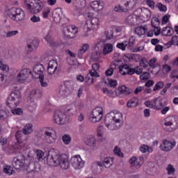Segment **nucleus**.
Returning a JSON list of instances; mask_svg holds the SVG:
<instances>
[{"mask_svg": "<svg viewBox=\"0 0 178 178\" xmlns=\"http://www.w3.org/2000/svg\"><path fill=\"white\" fill-rule=\"evenodd\" d=\"M47 156V164L49 166H56L59 165L60 168L63 170H67L70 163L69 162V157L66 154H59L57 151L52 150L49 153Z\"/></svg>", "mask_w": 178, "mask_h": 178, "instance_id": "nucleus-1", "label": "nucleus"}, {"mask_svg": "<svg viewBox=\"0 0 178 178\" xmlns=\"http://www.w3.org/2000/svg\"><path fill=\"white\" fill-rule=\"evenodd\" d=\"M123 115L120 112H110L106 114L104 123L108 130L113 131L120 127V122Z\"/></svg>", "mask_w": 178, "mask_h": 178, "instance_id": "nucleus-2", "label": "nucleus"}, {"mask_svg": "<svg viewBox=\"0 0 178 178\" xmlns=\"http://www.w3.org/2000/svg\"><path fill=\"white\" fill-rule=\"evenodd\" d=\"M24 6L30 13L37 14L42 10V2L40 0H25Z\"/></svg>", "mask_w": 178, "mask_h": 178, "instance_id": "nucleus-3", "label": "nucleus"}, {"mask_svg": "<svg viewBox=\"0 0 178 178\" xmlns=\"http://www.w3.org/2000/svg\"><path fill=\"white\" fill-rule=\"evenodd\" d=\"M22 95L18 90L13 91L8 97L6 104L8 108H16L20 104Z\"/></svg>", "mask_w": 178, "mask_h": 178, "instance_id": "nucleus-4", "label": "nucleus"}, {"mask_svg": "<svg viewBox=\"0 0 178 178\" xmlns=\"http://www.w3.org/2000/svg\"><path fill=\"white\" fill-rule=\"evenodd\" d=\"M8 16L15 22H20L24 19V10L21 8H13L9 10Z\"/></svg>", "mask_w": 178, "mask_h": 178, "instance_id": "nucleus-5", "label": "nucleus"}, {"mask_svg": "<svg viewBox=\"0 0 178 178\" xmlns=\"http://www.w3.org/2000/svg\"><path fill=\"white\" fill-rule=\"evenodd\" d=\"M104 116V109L102 107H97L92 110L89 115V120L92 123L101 122Z\"/></svg>", "mask_w": 178, "mask_h": 178, "instance_id": "nucleus-6", "label": "nucleus"}, {"mask_svg": "<svg viewBox=\"0 0 178 178\" xmlns=\"http://www.w3.org/2000/svg\"><path fill=\"white\" fill-rule=\"evenodd\" d=\"M43 137L44 141L47 144H54L56 141V131L51 127L46 128L44 131Z\"/></svg>", "mask_w": 178, "mask_h": 178, "instance_id": "nucleus-7", "label": "nucleus"}, {"mask_svg": "<svg viewBox=\"0 0 178 178\" xmlns=\"http://www.w3.org/2000/svg\"><path fill=\"white\" fill-rule=\"evenodd\" d=\"M71 85L70 81H65L63 85L60 86L58 89V94L60 97H69L72 91L70 90Z\"/></svg>", "mask_w": 178, "mask_h": 178, "instance_id": "nucleus-8", "label": "nucleus"}, {"mask_svg": "<svg viewBox=\"0 0 178 178\" xmlns=\"http://www.w3.org/2000/svg\"><path fill=\"white\" fill-rule=\"evenodd\" d=\"M31 74H33L31 70L29 68H24L22 70L17 76V81L18 83H24L29 80V77Z\"/></svg>", "mask_w": 178, "mask_h": 178, "instance_id": "nucleus-9", "label": "nucleus"}, {"mask_svg": "<svg viewBox=\"0 0 178 178\" xmlns=\"http://www.w3.org/2000/svg\"><path fill=\"white\" fill-rule=\"evenodd\" d=\"M78 31L79 29L73 25H70L63 29V34L67 38H74Z\"/></svg>", "mask_w": 178, "mask_h": 178, "instance_id": "nucleus-10", "label": "nucleus"}, {"mask_svg": "<svg viewBox=\"0 0 178 178\" xmlns=\"http://www.w3.org/2000/svg\"><path fill=\"white\" fill-rule=\"evenodd\" d=\"M85 27H86L88 31H91V30H97L99 27V19L95 17L90 20L86 21Z\"/></svg>", "mask_w": 178, "mask_h": 178, "instance_id": "nucleus-11", "label": "nucleus"}, {"mask_svg": "<svg viewBox=\"0 0 178 178\" xmlns=\"http://www.w3.org/2000/svg\"><path fill=\"white\" fill-rule=\"evenodd\" d=\"M66 119V114L60 111H57L54 113V120L56 124H65Z\"/></svg>", "mask_w": 178, "mask_h": 178, "instance_id": "nucleus-12", "label": "nucleus"}, {"mask_svg": "<svg viewBox=\"0 0 178 178\" xmlns=\"http://www.w3.org/2000/svg\"><path fill=\"white\" fill-rule=\"evenodd\" d=\"M164 126L165 127H170L172 126L174 129L178 127V117L177 116H169L167 117L164 120Z\"/></svg>", "mask_w": 178, "mask_h": 178, "instance_id": "nucleus-13", "label": "nucleus"}, {"mask_svg": "<svg viewBox=\"0 0 178 178\" xmlns=\"http://www.w3.org/2000/svg\"><path fill=\"white\" fill-rule=\"evenodd\" d=\"M71 163L74 169L80 170L84 167V161L81 159L80 155L74 156L71 159Z\"/></svg>", "mask_w": 178, "mask_h": 178, "instance_id": "nucleus-14", "label": "nucleus"}, {"mask_svg": "<svg viewBox=\"0 0 178 178\" xmlns=\"http://www.w3.org/2000/svg\"><path fill=\"white\" fill-rule=\"evenodd\" d=\"M176 147L175 141H169L168 140H163L162 141V144L160 145V148L162 151H165L166 152H169L171 149H173Z\"/></svg>", "mask_w": 178, "mask_h": 178, "instance_id": "nucleus-15", "label": "nucleus"}, {"mask_svg": "<svg viewBox=\"0 0 178 178\" xmlns=\"http://www.w3.org/2000/svg\"><path fill=\"white\" fill-rule=\"evenodd\" d=\"M58 69V62L55 60H51L49 62L48 67H47V73L52 76V74H55V72H56Z\"/></svg>", "mask_w": 178, "mask_h": 178, "instance_id": "nucleus-16", "label": "nucleus"}, {"mask_svg": "<svg viewBox=\"0 0 178 178\" xmlns=\"http://www.w3.org/2000/svg\"><path fill=\"white\" fill-rule=\"evenodd\" d=\"M27 47L30 51H34V49H37L38 48V45H40V40L37 38L29 39L26 41Z\"/></svg>", "mask_w": 178, "mask_h": 178, "instance_id": "nucleus-17", "label": "nucleus"}, {"mask_svg": "<svg viewBox=\"0 0 178 178\" xmlns=\"http://www.w3.org/2000/svg\"><path fill=\"white\" fill-rule=\"evenodd\" d=\"M104 163L101 161H95L92 163V171L96 175H99L102 171Z\"/></svg>", "mask_w": 178, "mask_h": 178, "instance_id": "nucleus-18", "label": "nucleus"}, {"mask_svg": "<svg viewBox=\"0 0 178 178\" xmlns=\"http://www.w3.org/2000/svg\"><path fill=\"white\" fill-rule=\"evenodd\" d=\"M92 9L94 10H102L105 8V2L102 0H96L91 3Z\"/></svg>", "mask_w": 178, "mask_h": 178, "instance_id": "nucleus-19", "label": "nucleus"}, {"mask_svg": "<svg viewBox=\"0 0 178 178\" xmlns=\"http://www.w3.org/2000/svg\"><path fill=\"white\" fill-rule=\"evenodd\" d=\"M25 162H24V159H17L16 157H15L13 160L12 162V165L13 166V168L15 169L19 170L21 168H24V165H25Z\"/></svg>", "mask_w": 178, "mask_h": 178, "instance_id": "nucleus-20", "label": "nucleus"}, {"mask_svg": "<svg viewBox=\"0 0 178 178\" xmlns=\"http://www.w3.org/2000/svg\"><path fill=\"white\" fill-rule=\"evenodd\" d=\"M62 9L60 8H56L53 12V19L55 23H60L62 20Z\"/></svg>", "mask_w": 178, "mask_h": 178, "instance_id": "nucleus-21", "label": "nucleus"}, {"mask_svg": "<svg viewBox=\"0 0 178 178\" xmlns=\"http://www.w3.org/2000/svg\"><path fill=\"white\" fill-rule=\"evenodd\" d=\"M118 91L122 95H130L133 92V90L126 87V86L118 87Z\"/></svg>", "mask_w": 178, "mask_h": 178, "instance_id": "nucleus-22", "label": "nucleus"}, {"mask_svg": "<svg viewBox=\"0 0 178 178\" xmlns=\"http://www.w3.org/2000/svg\"><path fill=\"white\" fill-rule=\"evenodd\" d=\"M102 41L103 42H106L107 41H109L111 38H113V32L112 31H105L104 32V34L102 35Z\"/></svg>", "mask_w": 178, "mask_h": 178, "instance_id": "nucleus-23", "label": "nucleus"}, {"mask_svg": "<svg viewBox=\"0 0 178 178\" xmlns=\"http://www.w3.org/2000/svg\"><path fill=\"white\" fill-rule=\"evenodd\" d=\"M113 51V44L111 43L105 44L103 47V55L106 56Z\"/></svg>", "mask_w": 178, "mask_h": 178, "instance_id": "nucleus-24", "label": "nucleus"}, {"mask_svg": "<svg viewBox=\"0 0 178 178\" xmlns=\"http://www.w3.org/2000/svg\"><path fill=\"white\" fill-rule=\"evenodd\" d=\"M173 33H175V29L170 26H166L163 28L161 31L162 35H164L165 37H170Z\"/></svg>", "mask_w": 178, "mask_h": 178, "instance_id": "nucleus-25", "label": "nucleus"}, {"mask_svg": "<svg viewBox=\"0 0 178 178\" xmlns=\"http://www.w3.org/2000/svg\"><path fill=\"white\" fill-rule=\"evenodd\" d=\"M85 143L88 147H94L97 144V139L94 136H89L86 139Z\"/></svg>", "mask_w": 178, "mask_h": 178, "instance_id": "nucleus-26", "label": "nucleus"}, {"mask_svg": "<svg viewBox=\"0 0 178 178\" xmlns=\"http://www.w3.org/2000/svg\"><path fill=\"white\" fill-rule=\"evenodd\" d=\"M33 72L35 73V74L38 75V77L41 76V74H44V66L41 64H38L34 66L33 67Z\"/></svg>", "mask_w": 178, "mask_h": 178, "instance_id": "nucleus-27", "label": "nucleus"}, {"mask_svg": "<svg viewBox=\"0 0 178 178\" xmlns=\"http://www.w3.org/2000/svg\"><path fill=\"white\" fill-rule=\"evenodd\" d=\"M15 138L17 140V145L22 147V144H23V131H17L15 134Z\"/></svg>", "mask_w": 178, "mask_h": 178, "instance_id": "nucleus-28", "label": "nucleus"}, {"mask_svg": "<svg viewBox=\"0 0 178 178\" xmlns=\"http://www.w3.org/2000/svg\"><path fill=\"white\" fill-rule=\"evenodd\" d=\"M118 67V64L113 61L110 65V68H108L105 74L107 76H112L113 74V70H116V67Z\"/></svg>", "mask_w": 178, "mask_h": 178, "instance_id": "nucleus-29", "label": "nucleus"}, {"mask_svg": "<svg viewBox=\"0 0 178 178\" xmlns=\"http://www.w3.org/2000/svg\"><path fill=\"white\" fill-rule=\"evenodd\" d=\"M33 131V124H26L24 128L22 129V133L25 136H29V134H31Z\"/></svg>", "mask_w": 178, "mask_h": 178, "instance_id": "nucleus-30", "label": "nucleus"}, {"mask_svg": "<svg viewBox=\"0 0 178 178\" xmlns=\"http://www.w3.org/2000/svg\"><path fill=\"white\" fill-rule=\"evenodd\" d=\"M45 40L51 48H56V47L59 46V43L55 42L49 35L45 37Z\"/></svg>", "mask_w": 178, "mask_h": 178, "instance_id": "nucleus-31", "label": "nucleus"}, {"mask_svg": "<svg viewBox=\"0 0 178 178\" xmlns=\"http://www.w3.org/2000/svg\"><path fill=\"white\" fill-rule=\"evenodd\" d=\"M102 163H103V166L109 168L113 165V158L106 157Z\"/></svg>", "mask_w": 178, "mask_h": 178, "instance_id": "nucleus-32", "label": "nucleus"}, {"mask_svg": "<svg viewBox=\"0 0 178 178\" xmlns=\"http://www.w3.org/2000/svg\"><path fill=\"white\" fill-rule=\"evenodd\" d=\"M147 30L148 29L145 26H138L135 29V33L138 35H144L147 33Z\"/></svg>", "mask_w": 178, "mask_h": 178, "instance_id": "nucleus-33", "label": "nucleus"}, {"mask_svg": "<svg viewBox=\"0 0 178 178\" xmlns=\"http://www.w3.org/2000/svg\"><path fill=\"white\" fill-rule=\"evenodd\" d=\"M42 94V92L39 89H33L30 93V97L31 98H41Z\"/></svg>", "mask_w": 178, "mask_h": 178, "instance_id": "nucleus-34", "label": "nucleus"}, {"mask_svg": "<svg viewBox=\"0 0 178 178\" xmlns=\"http://www.w3.org/2000/svg\"><path fill=\"white\" fill-rule=\"evenodd\" d=\"M129 163L131 166H141L140 159H137V157H131L129 159Z\"/></svg>", "mask_w": 178, "mask_h": 178, "instance_id": "nucleus-35", "label": "nucleus"}, {"mask_svg": "<svg viewBox=\"0 0 178 178\" xmlns=\"http://www.w3.org/2000/svg\"><path fill=\"white\" fill-rule=\"evenodd\" d=\"M88 48H90L89 44H84L83 45H82V47L78 51L79 56H83V54H86V52H87V49H88Z\"/></svg>", "mask_w": 178, "mask_h": 178, "instance_id": "nucleus-36", "label": "nucleus"}, {"mask_svg": "<svg viewBox=\"0 0 178 178\" xmlns=\"http://www.w3.org/2000/svg\"><path fill=\"white\" fill-rule=\"evenodd\" d=\"M129 66L127 65H124L122 66L119 67V72L120 74L122 76H126L129 72Z\"/></svg>", "mask_w": 178, "mask_h": 178, "instance_id": "nucleus-37", "label": "nucleus"}, {"mask_svg": "<svg viewBox=\"0 0 178 178\" xmlns=\"http://www.w3.org/2000/svg\"><path fill=\"white\" fill-rule=\"evenodd\" d=\"M3 173H6V175H8V176H10L11 175H13L15 173V170H13V168L10 165H5L3 169Z\"/></svg>", "mask_w": 178, "mask_h": 178, "instance_id": "nucleus-38", "label": "nucleus"}, {"mask_svg": "<svg viewBox=\"0 0 178 178\" xmlns=\"http://www.w3.org/2000/svg\"><path fill=\"white\" fill-rule=\"evenodd\" d=\"M138 105V101L136 98L131 99L127 104L128 108H134Z\"/></svg>", "mask_w": 178, "mask_h": 178, "instance_id": "nucleus-39", "label": "nucleus"}, {"mask_svg": "<svg viewBox=\"0 0 178 178\" xmlns=\"http://www.w3.org/2000/svg\"><path fill=\"white\" fill-rule=\"evenodd\" d=\"M145 105L147 108H152V109H154V108H159V106H155V105H156V103L155 102V99H153L152 101L145 102Z\"/></svg>", "mask_w": 178, "mask_h": 178, "instance_id": "nucleus-40", "label": "nucleus"}, {"mask_svg": "<svg viewBox=\"0 0 178 178\" xmlns=\"http://www.w3.org/2000/svg\"><path fill=\"white\" fill-rule=\"evenodd\" d=\"M107 87H111V88H115L118 86V81L115 79H108V82H105Z\"/></svg>", "mask_w": 178, "mask_h": 178, "instance_id": "nucleus-41", "label": "nucleus"}, {"mask_svg": "<svg viewBox=\"0 0 178 178\" xmlns=\"http://www.w3.org/2000/svg\"><path fill=\"white\" fill-rule=\"evenodd\" d=\"M127 45H129V42L124 40L122 42L117 44V48L121 49L122 51H126V47H127Z\"/></svg>", "mask_w": 178, "mask_h": 178, "instance_id": "nucleus-42", "label": "nucleus"}, {"mask_svg": "<svg viewBox=\"0 0 178 178\" xmlns=\"http://www.w3.org/2000/svg\"><path fill=\"white\" fill-rule=\"evenodd\" d=\"M140 152H143V154H145V152H152V148H149L148 145H142L140 147Z\"/></svg>", "mask_w": 178, "mask_h": 178, "instance_id": "nucleus-43", "label": "nucleus"}, {"mask_svg": "<svg viewBox=\"0 0 178 178\" xmlns=\"http://www.w3.org/2000/svg\"><path fill=\"white\" fill-rule=\"evenodd\" d=\"M166 170L168 172V175L173 176L175 175V172H176V170L175 169V167L172 165V164H168L166 167Z\"/></svg>", "mask_w": 178, "mask_h": 178, "instance_id": "nucleus-44", "label": "nucleus"}, {"mask_svg": "<svg viewBox=\"0 0 178 178\" xmlns=\"http://www.w3.org/2000/svg\"><path fill=\"white\" fill-rule=\"evenodd\" d=\"M74 113V108H73V106H70L66 108L65 115H68V116H73Z\"/></svg>", "mask_w": 178, "mask_h": 178, "instance_id": "nucleus-45", "label": "nucleus"}, {"mask_svg": "<svg viewBox=\"0 0 178 178\" xmlns=\"http://www.w3.org/2000/svg\"><path fill=\"white\" fill-rule=\"evenodd\" d=\"M28 109L30 112H34L37 109V104L34 102H29Z\"/></svg>", "mask_w": 178, "mask_h": 178, "instance_id": "nucleus-46", "label": "nucleus"}, {"mask_svg": "<svg viewBox=\"0 0 178 178\" xmlns=\"http://www.w3.org/2000/svg\"><path fill=\"white\" fill-rule=\"evenodd\" d=\"M85 83L88 84V86H91L94 83V79L92 76H90V74H88L85 77Z\"/></svg>", "mask_w": 178, "mask_h": 178, "instance_id": "nucleus-47", "label": "nucleus"}, {"mask_svg": "<svg viewBox=\"0 0 178 178\" xmlns=\"http://www.w3.org/2000/svg\"><path fill=\"white\" fill-rule=\"evenodd\" d=\"M62 140L64 144H65V145H67L70 144V142L72 141V138L70 137V136L65 134L63 136Z\"/></svg>", "mask_w": 178, "mask_h": 178, "instance_id": "nucleus-48", "label": "nucleus"}, {"mask_svg": "<svg viewBox=\"0 0 178 178\" xmlns=\"http://www.w3.org/2000/svg\"><path fill=\"white\" fill-rule=\"evenodd\" d=\"M19 34V31H9L6 33V38H10L11 37H15V35H17Z\"/></svg>", "mask_w": 178, "mask_h": 178, "instance_id": "nucleus-49", "label": "nucleus"}, {"mask_svg": "<svg viewBox=\"0 0 178 178\" xmlns=\"http://www.w3.org/2000/svg\"><path fill=\"white\" fill-rule=\"evenodd\" d=\"M44 156V152L41 150H38L36 152V158L40 162H42L44 161V159L42 158Z\"/></svg>", "mask_w": 178, "mask_h": 178, "instance_id": "nucleus-50", "label": "nucleus"}, {"mask_svg": "<svg viewBox=\"0 0 178 178\" xmlns=\"http://www.w3.org/2000/svg\"><path fill=\"white\" fill-rule=\"evenodd\" d=\"M151 23H152V26L153 28L158 27V26H159V24H160L159 19H158V17H153L152 19Z\"/></svg>", "mask_w": 178, "mask_h": 178, "instance_id": "nucleus-51", "label": "nucleus"}, {"mask_svg": "<svg viewBox=\"0 0 178 178\" xmlns=\"http://www.w3.org/2000/svg\"><path fill=\"white\" fill-rule=\"evenodd\" d=\"M38 79L42 87H48V83L44 81V74H40V76H38Z\"/></svg>", "mask_w": 178, "mask_h": 178, "instance_id": "nucleus-52", "label": "nucleus"}, {"mask_svg": "<svg viewBox=\"0 0 178 178\" xmlns=\"http://www.w3.org/2000/svg\"><path fill=\"white\" fill-rule=\"evenodd\" d=\"M113 151H114L115 155H117V156H120V158H123V153L120 150V148H119L118 146L115 147Z\"/></svg>", "mask_w": 178, "mask_h": 178, "instance_id": "nucleus-53", "label": "nucleus"}, {"mask_svg": "<svg viewBox=\"0 0 178 178\" xmlns=\"http://www.w3.org/2000/svg\"><path fill=\"white\" fill-rule=\"evenodd\" d=\"M154 102H156L155 106H159V108H154V109H156L157 111H159V109H162V108L165 106V104L162 103V101L159 100L158 99H154Z\"/></svg>", "mask_w": 178, "mask_h": 178, "instance_id": "nucleus-54", "label": "nucleus"}, {"mask_svg": "<svg viewBox=\"0 0 178 178\" xmlns=\"http://www.w3.org/2000/svg\"><path fill=\"white\" fill-rule=\"evenodd\" d=\"M102 91L103 93L106 94V95H108V97H112L113 95H115L113 90H109L106 88H103Z\"/></svg>", "mask_w": 178, "mask_h": 178, "instance_id": "nucleus-55", "label": "nucleus"}, {"mask_svg": "<svg viewBox=\"0 0 178 178\" xmlns=\"http://www.w3.org/2000/svg\"><path fill=\"white\" fill-rule=\"evenodd\" d=\"M163 82L162 81H159L158 82L155 86L154 88L153 89V91H158V90H162V88H163Z\"/></svg>", "mask_w": 178, "mask_h": 178, "instance_id": "nucleus-56", "label": "nucleus"}, {"mask_svg": "<svg viewBox=\"0 0 178 178\" xmlns=\"http://www.w3.org/2000/svg\"><path fill=\"white\" fill-rule=\"evenodd\" d=\"M125 23L127 24H134V17L133 15H129L126 19Z\"/></svg>", "mask_w": 178, "mask_h": 178, "instance_id": "nucleus-57", "label": "nucleus"}, {"mask_svg": "<svg viewBox=\"0 0 178 178\" xmlns=\"http://www.w3.org/2000/svg\"><path fill=\"white\" fill-rule=\"evenodd\" d=\"M50 12H51V8H44L42 11V17H44V19H47Z\"/></svg>", "mask_w": 178, "mask_h": 178, "instance_id": "nucleus-58", "label": "nucleus"}, {"mask_svg": "<svg viewBox=\"0 0 178 178\" xmlns=\"http://www.w3.org/2000/svg\"><path fill=\"white\" fill-rule=\"evenodd\" d=\"M11 113L13 115H23V110L20 108H17L15 109H12L11 110Z\"/></svg>", "mask_w": 178, "mask_h": 178, "instance_id": "nucleus-59", "label": "nucleus"}, {"mask_svg": "<svg viewBox=\"0 0 178 178\" xmlns=\"http://www.w3.org/2000/svg\"><path fill=\"white\" fill-rule=\"evenodd\" d=\"M172 86V83H168L165 88L161 91V95H165V94H166V91H168V90H169V88H170V87Z\"/></svg>", "mask_w": 178, "mask_h": 178, "instance_id": "nucleus-60", "label": "nucleus"}, {"mask_svg": "<svg viewBox=\"0 0 178 178\" xmlns=\"http://www.w3.org/2000/svg\"><path fill=\"white\" fill-rule=\"evenodd\" d=\"M156 6L159 9L160 12H166V10H168V8H166V6L161 3H158Z\"/></svg>", "mask_w": 178, "mask_h": 178, "instance_id": "nucleus-61", "label": "nucleus"}, {"mask_svg": "<svg viewBox=\"0 0 178 178\" xmlns=\"http://www.w3.org/2000/svg\"><path fill=\"white\" fill-rule=\"evenodd\" d=\"M31 22H32V23H38L39 22H41V19L40 18V17L36 16V15H33L30 18Z\"/></svg>", "mask_w": 178, "mask_h": 178, "instance_id": "nucleus-62", "label": "nucleus"}, {"mask_svg": "<svg viewBox=\"0 0 178 178\" xmlns=\"http://www.w3.org/2000/svg\"><path fill=\"white\" fill-rule=\"evenodd\" d=\"M89 75L92 77H99V74L95 70H89Z\"/></svg>", "mask_w": 178, "mask_h": 178, "instance_id": "nucleus-63", "label": "nucleus"}, {"mask_svg": "<svg viewBox=\"0 0 178 178\" xmlns=\"http://www.w3.org/2000/svg\"><path fill=\"white\" fill-rule=\"evenodd\" d=\"M86 6V0H79L78 1V7L81 9H83V8H85Z\"/></svg>", "mask_w": 178, "mask_h": 178, "instance_id": "nucleus-64", "label": "nucleus"}]
</instances>
